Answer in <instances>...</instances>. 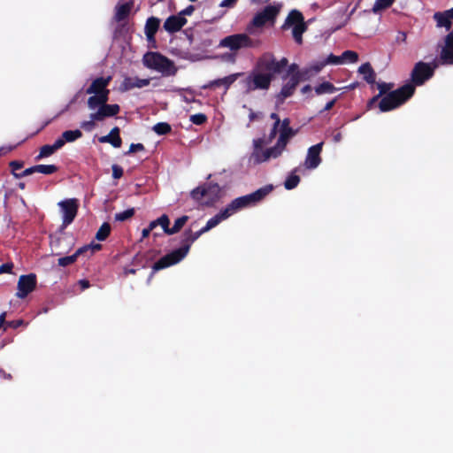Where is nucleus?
I'll return each mask as SVG.
<instances>
[{
	"label": "nucleus",
	"mask_w": 453,
	"mask_h": 453,
	"mask_svg": "<svg viewBox=\"0 0 453 453\" xmlns=\"http://www.w3.org/2000/svg\"><path fill=\"white\" fill-rule=\"evenodd\" d=\"M63 147L62 141H55L52 145H43L39 155L36 157V159H42L43 157H47L51 156L56 150H59Z\"/></svg>",
	"instance_id": "nucleus-26"
},
{
	"label": "nucleus",
	"mask_w": 453,
	"mask_h": 453,
	"mask_svg": "<svg viewBox=\"0 0 453 453\" xmlns=\"http://www.w3.org/2000/svg\"><path fill=\"white\" fill-rule=\"evenodd\" d=\"M34 173H37L36 170H35V165L33 166V167H30V168H27L26 169L25 171H23L21 173H14V175L15 177L17 178H21V177H25V176H28Z\"/></svg>",
	"instance_id": "nucleus-51"
},
{
	"label": "nucleus",
	"mask_w": 453,
	"mask_h": 453,
	"mask_svg": "<svg viewBox=\"0 0 453 453\" xmlns=\"http://www.w3.org/2000/svg\"><path fill=\"white\" fill-rule=\"evenodd\" d=\"M152 130L159 135H164L169 134L172 131V127L166 122H159L152 127Z\"/></svg>",
	"instance_id": "nucleus-37"
},
{
	"label": "nucleus",
	"mask_w": 453,
	"mask_h": 453,
	"mask_svg": "<svg viewBox=\"0 0 453 453\" xmlns=\"http://www.w3.org/2000/svg\"><path fill=\"white\" fill-rule=\"evenodd\" d=\"M280 6L267 5L261 12L256 13L251 20V25L256 27H262L267 22H274L280 13Z\"/></svg>",
	"instance_id": "nucleus-11"
},
{
	"label": "nucleus",
	"mask_w": 453,
	"mask_h": 453,
	"mask_svg": "<svg viewBox=\"0 0 453 453\" xmlns=\"http://www.w3.org/2000/svg\"><path fill=\"white\" fill-rule=\"evenodd\" d=\"M297 168H295L292 173L288 176L284 182V187L286 189H293L297 187L300 182V177L296 174L297 172Z\"/></svg>",
	"instance_id": "nucleus-32"
},
{
	"label": "nucleus",
	"mask_w": 453,
	"mask_h": 453,
	"mask_svg": "<svg viewBox=\"0 0 453 453\" xmlns=\"http://www.w3.org/2000/svg\"><path fill=\"white\" fill-rule=\"evenodd\" d=\"M284 148L278 145V142L275 146L271 147L269 149L265 150L264 151L257 152V163H262L267 161L271 157L276 158L282 153Z\"/></svg>",
	"instance_id": "nucleus-18"
},
{
	"label": "nucleus",
	"mask_w": 453,
	"mask_h": 453,
	"mask_svg": "<svg viewBox=\"0 0 453 453\" xmlns=\"http://www.w3.org/2000/svg\"><path fill=\"white\" fill-rule=\"evenodd\" d=\"M308 27L304 24H296L293 26L292 35L295 42L301 45L303 43V34L307 30Z\"/></svg>",
	"instance_id": "nucleus-31"
},
{
	"label": "nucleus",
	"mask_w": 453,
	"mask_h": 453,
	"mask_svg": "<svg viewBox=\"0 0 453 453\" xmlns=\"http://www.w3.org/2000/svg\"><path fill=\"white\" fill-rule=\"evenodd\" d=\"M161 20L157 17L151 16L147 19L144 26V33L148 42V48L157 49V42L156 40V34L160 27Z\"/></svg>",
	"instance_id": "nucleus-13"
},
{
	"label": "nucleus",
	"mask_w": 453,
	"mask_h": 453,
	"mask_svg": "<svg viewBox=\"0 0 453 453\" xmlns=\"http://www.w3.org/2000/svg\"><path fill=\"white\" fill-rule=\"evenodd\" d=\"M338 88H336L333 83L329 81H324L314 88L315 93L318 96L323 94H332L338 91Z\"/></svg>",
	"instance_id": "nucleus-29"
},
{
	"label": "nucleus",
	"mask_w": 453,
	"mask_h": 453,
	"mask_svg": "<svg viewBox=\"0 0 453 453\" xmlns=\"http://www.w3.org/2000/svg\"><path fill=\"white\" fill-rule=\"evenodd\" d=\"M279 131L275 130V129H271V132L268 135V141L267 142H271L275 137H276V134Z\"/></svg>",
	"instance_id": "nucleus-64"
},
{
	"label": "nucleus",
	"mask_w": 453,
	"mask_h": 453,
	"mask_svg": "<svg viewBox=\"0 0 453 453\" xmlns=\"http://www.w3.org/2000/svg\"><path fill=\"white\" fill-rule=\"evenodd\" d=\"M304 18L301 12L297 10H292L288 15L287 16L284 24L281 28L283 30L288 29L291 26H296V24H304Z\"/></svg>",
	"instance_id": "nucleus-21"
},
{
	"label": "nucleus",
	"mask_w": 453,
	"mask_h": 453,
	"mask_svg": "<svg viewBox=\"0 0 453 453\" xmlns=\"http://www.w3.org/2000/svg\"><path fill=\"white\" fill-rule=\"evenodd\" d=\"M111 232V226L108 223H104L96 233V238L98 241H104Z\"/></svg>",
	"instance_id": "nucleus-39"
},
{
	"label": "nucleus",
	"mask_w": 453,
	"mask_h": 453,
	"mask_svg": "<svg viewBox=\"0 0 453 453\" xmlns=\"http://www.w3.org/2000/svg\"><path fill=\"white\" fill-rule=\"evenodd\" d=\"M206 232L207 231L204 230V227H202L196 232H192L191 229L185 230L183 233V238L181 240V246L179 249L165 255L157 262H155L152 265L151 274L159 270L176 265L181 261L188 253L192 243ZM151 276L152 275L148 278V283L150 281Z\"/></svg>",
	"instance_id": "nucleus-2"
},
{
	"label": "nucleus",
	"mask_w": 453,
	"mask_h": 453,
	"mask_svg": "<svg viewBox=\"0 0 453 453\" xmlns=\"http://www.w3.org/2000/svg\"><path fill=\"white\" fill-rule=\"evenodd\" d=\"M111 76L106 78H96L88 88L87 93L93 95L88 99V106L89 110L94 111L96 108L108 105L106 103L109 99L110 90L107 88Z\"/></svg>",
	"instance_id": "nucleus-4"
},
{
	"label": "nucleus",
	"mask_w": 453,
	"mask_h": 453,
	"mask_svg": "<svg viewBox=\"0 0 453 453\" xmlns=\"http://www.w3.org/2000/svg\"><path fill=\"white\" fill-rule=\"evenodd\" d=\"M280 136L278 138V145L284 148L287 146L288 140L296 134V131H286V130H279Z\"/></svg>",
	"instance_id": "nucleus-35"
},
{
	"label": "nucleus",
	"mask_w": 453,
	"mask_h": 453,
	"mask_svg": "<svg viewBox=\"0 0 453 453\" xmlns=\"http://www.w3.org/2000/svg\"><path fill=\"white\" fill-rule=\"evenodd\" d=\"M293 75L295 77H296L298 80V82H300L302 81L309 80L313 74L310 68H305V69L300 70L299 72H296Z\"/></svg>",
	"instance_id": "nucleus-44"
},
{
	"label": "nucleus",
	"mask_w": 453,
	"mask_h": 453,
	"mask_svg": "<svg viewBox=\"0 0 453 453\" xmlns=\"http://www.w3.org/2000/svg\"><path fill=\"white\" fill-rule=\"evenodd\" d=\"M100 142L111 143L115 148L121 146V138L119 137V127H114L108 135L99 138Z\"/></svg>",
	"instance_id": "nucleus-24"
},
{
	"label": "nucleus",
	"mask_w": 453,
	"mask_h": 453,
	"mask_svg": "<svg viewBox=\"0 0 453 453\" xmlns=\"http://www.w3.org/2000/svg\"><path fill=\"white\" fill-rule=\"evenodd\" d=\"M58 204L60 208L63 218L62 227L65 228L73 221L77 214L79 206L78 201L74 198H71L61 201Z\"/></svg>",
	"instance_id": "nucleus-12"
},
{
	"label": "nucleus",
	"mask_w": 453,
	"mask_h": 453,
	"mask_svg": "<svg viewBox=\"0 0 453 453\" xmlns=\"http://www.w3.org/2000/svg\"><path fill=\"white\" fill-rule=\"evenodd\" d=\"M265 141L264 138H257L253 141L254 144V151L252 153V157L254 158V161L257 163V152L258 151H264L263 146L265 145Z\"/></svg>",
	"instance_id": "nucleus-43"
},
{
	"label": "nucleus",
	"mask_w": 453,
	"mask_h": 453,
	"mask_svg": "<svg viewBox=\"0 0 453 453\" xmlns=\"http://www.w3.org/2000/svg\"><path fill=\"white\" fill-rule=\"evenodd\" d=\"M337 100H338V97H334L331 101L327 102L326 104V105H325V107H324L322 111H330L334 106V104H336Z\"/></svg>",
	"instance_id": "nucleus-58"
},
{
	"label": "nucleus",
	"mask_w": 453,
	"mask_h": 453,
	"mask_svg": "<svg viewBox=\"0 0 453 453\" xmlns=\"http://www.w3.org/2000/svg\"><path fill=\"white\" fill-rule=\"evenodd\" d=\"M280 130L286 131H294L292 127H290V119L286 118L280 124Z\"/></svg>",
	"instance_id": "nucleus-53"
},
{
	"label": "nucleus",
	"mask_w": 453,
	"mask_h": 453,
	"mask_svg": "<svg viewBox=\"0 0 453 453\" xmlns=\"http://www.w3.org/2000/svg\"><path fill=\"white\" fill-rule=\"evenodd\" d=\"M123 175V169L117 165H112V176L114 179H119Z\"/></svg>",
	"instance_id": "nucleus-52"
},
{
	"label": "nucleus",
	"mask_w": 453,
	"mask_h": 453,
	"mask_svg": "<svg viewBox=\"0 0 453 453\" xmlns=\"http://www.w3.org/2000/svg\"><path fill=\"white\" fill-rule=\"evenodd\" d=\"M395 1V0H376L373 4L372 11L373 12H377L379 11L389 8Z\"/></svg>",
	"instance_id": "nucleus-40"
},
{
	"label": "nucleus",
	"mask_w": 453,
	"mask_h": 453,
	"mask_svg": "<svg viewBox=\"0 0 453 453\" xmlns=\"http://www.w3.org/2000/svg\"><path fill=\"white\" fill-rule=\"evenodd\" d=\"M341 57L342 64L345 62L356 63L358 60V54L353 50H345Z\"/></svg>",
	"instance_id": "nucleus-38"
},
{
	"label": "nucleus",
	"mask_w": 453,
	"mask_h": 453,
	"mask_svg": "<svg viewBox=\"0 0 453 453\" xmlns=\"http://www.w3.org/2000/svg\"><path fill=\"white\" fill-rule=\"evenodd\" d=\"M22 324H23V320H21V319L12 320L11 322H8V326L11 327H13V328H17Z\"/></svg>",
	"instance_id": "nucleus-62"
},
{
	"label": "nucleus",
	"mask_w": 453,
	"mask_h": 453,
	"mask_svg": "<svg viewBox=\"0 0 453 453\" xmlns=\"http://www.w3.org/2000/svg\"><path fill=\"white\" fill-rule=\"evenodd\" d=\"M298 84L299 82L297 78L294 75H291L288 81L282 86L281 90L278 95V98L281 101H284L286 98L291 96Z\"/></svg>",
	"instance_id": "nucleus-20"
},
{
	"label": "nucleus",
	"mask_w": 453,
	"mask_h": 453,
	"mask_svg": "<svg viewBox=\"0 0 453 453\" xmlns=\"http://www.w3.org/2000/svg\"><path fill=\"white\" fill-rule=\"evenodd\" d=\"M273 190V186L272 184L265 185L255 192L234 199L226 208L232 216L242 209L256 205L264 200Z\"/></svg>",
	"instance_id": "nucleus-5"
},
{
	"label": "nucleus",
	"mask_w": 453,
	"mask_h": 453,
	"mask_svg": "<svg viewBox=\"0 0 453 453\" xmlns=\"http://www.w3.org/2000/svg\"><path fill=\"white\" fill-rule=\"evenodd\" d=\"M143 65L160 73L163 76H172L177 72L173 61L157 51L143 54Z\"/></svg>",
	"instance_id": "nucleus-6"
},
{
	"label": "nucleus",
	"mask_w": 453,
	"mask_h": 453,
	"mask_svg": "<svg viewBox=\"0 0 453 453\" xmlns=\"http://www.w3.org/2000/svg\"><path fill=\"white\" fill-rule=\"evenodd\" d=\"M324 142H319L315 145H312L308 149L307 156L304 161V166L306 169H315L317 168L322 159L320 157V153L323 149Z\"/></svg>",
	"instance_id": "nucleus-15"
},
{
	"label": "nucleus",
	"mask_w": 453,
	"mask_h": 453,
	"mask_svg": "<svg viewBox=\"0 0 453 453\" xmlns=\"http://www.w3.org/2000/svg\"><path fill=\"white\" fill-rule=\"evenodd\" d=\"M377 88L379 89V96H383L384 95L388 94L389 92L393 91V88L395 87V84L392 82H377L376 83Z\"/></svg>",
	"instance_id": "nucleus-36"
},
{
	"label": "nucleus",
	"mask_w": 453,
	"mask_h": 453,
	"mask_svg": "<svg viewBox=\"0 0 453 453\" xmlns=\"http://www.w3.org/2000/svg\"><path fill=\"white\" fill-rule=\"evenodd\" d=\"M134 211H134V208H130V209H127V210H126L124 211L116 213L115 214V219L118 220V221H124V220L129 219H131L134 216Z\"/></svg>",
	"instance_id": "nucleus-42"
},
{
	"label": "nucleus",
	"mask_w": 453,
	"mask_h": 453,
	"mask_svg": "<svg viewBox=\"0 0 453 453\" xmlns=\"http://www.w3.org/2000/svg\"><path fill=\"white\" fill-rule=\"evenodd\" d=\"M381 96H379V95H376L374 96H372L368 102H367V109L368 110H371L372 109V107H374V105L378 103L379 99L380 98Z\"/></svg>",
	"instance_id": "nucleus-57"
},
{
	"label": "nucleus",
	"mask_w": 453,
	"mask_h": 453,
	"mask_svg": "<svg viewBox=\"0 0 453 453\" xmlns=\"http://www.w3.org/2000/svg\"><path fill=\"white\" fill-rule=\"evenodd\" d=\"M132 6L131 3H119L115 8V20L121 21L125 19L128 16Z\"/></svg>",
	"instance_id": "nucleus-25"
},
{
	"label": "nucleus",
	"mask_w": 453,
	"mask_h": 453,
	"mask_svg": "<svg viewBox=\"0 0 453 453\" xmlns=\"http://www.w3.org/2000/svg\"><path fill=\"white\" fill-rule=\"evenodd\" d=\"M78 286H80L81 290H85L89 288L90 284L88 280H80L78 281Z\"/></svg>",
	"instance_id": "nucleus-61"
},
{
	"label": "nucleus",
	"mask_w": 453,
	"mask_h": 453,
	"mask_svg": "<svg viewBox=\"0 0 453 453\" xmlns=\"http://www.w3.org/2000/svg\"><path fill=\"white\" fill-rule=\"evenodd\" d=\"M23 164L21 162H19V161H12L10 163V166L12 167V171H13V173L17 171V170H19L21 169Z\"/></svg>",
	"instance_id": "nucleus-60"
},
{
	"label": "nucleus",
	"mask_w": 453,
	"mask_h": 453,
	"mask_svg": "<svg viewBox=\"0 0 453 453\" xmlns=\"http://www.w3.org/2000/svg\"><path fill=\"white\" fill-rule=\"evenodd\" d=\"M434 19L436 21L438 27H445L447 30H449L452 25V21L449 19V17L442 12H435L434 14Z\"/></svg>",
	"instance_id": "nucleus-30"
},
{
	"label": "nucleus",
	"mask_w": 453,
	"mask_h": 453,
	"mask_svg": "<svg viewBox=\"0 0 453 453\" xmlns=\"http://www.w3.org/2000/svg\"><path fill=\"white\" fill-rule=\"evenodd\" d=\"M286 58L277 60L271 53H265L260 57L253 70L250 72L253 76L255 88L261 90H267L275 74H279L288 65Z\"/></svg>",
	"instance_id": "nucleus-1"
},
{
	"label": "nucleus",
	"mask_w": 453,
	"mask_h": 453,
	"mask_svg": "<svg viewBox=\"0 0 453 453\" xmlns=\"http://www.w3.org/2000/svg\"><path fill=\"white\" fill-rule=\"evenodd\" d=\"M220 47L228 48L232 51H237L243 48L254 46L253 40L246 34H235L226 36L219 42Z\"/></svg>",
	"instance_id": "nucleus-10"
},
{
	"label": "nucleus",
	"mask_w": 453,
	"mask_h": 453,
	"mask_svg": "<svg viewBox=\"0 0 453 453\" xmlns=\"http://www.w3.org/2000/svg\"><path fill=\"white\" fill-rule=\"evenodd\" d=\"M434 68L435 65L431 66L428 63L422 61L416 63L411 73V84L414 87L423 85L426 81L434 76Z\"/></svg>",
	"instance_id": "nucleus-9"
},
{
	"label": "nucleus",
	"mask_w": 453,
	"mask_h": 453,
	"mask_svg": "<svg viewBox=\"0 0 453 453\" xmlns=\"http://www.w3.org/2000/svg\"><path fill=\"white\" fill-rule=\"evenodd\" d=\"M230 216L231 215L226 208L222 209L219 213H217L207 221L206 225L203 226L204 230L207 232L210 231L213 227L217 226L220 222L228 219Z\"/></svg>",
	"instance_id": "nucleus-22"
},
{
	"label": "nucleus",
	"mask_w": 453,
	"mask_h": 453,
	"mask_svg": "<svg viewBox=\"0 0 453 453\" xmlns=\"http://www.w3.org/2000/svg\"><path fill=\"white\" fill-rule=\"evenodd\" d=\"M188 19L179 14L169 16L164 22L163 27L169 34L179 32L186 24Z\"/></svg>",
	"instance_id": "nucleus-16"
},
{
	"label": "nucleus",
	"mask_w": 453,
	"mask_h": 453,
	"mask_svg": "<svg viewBox=\"0 0 453 453\" xmlns=\"http://www.w3.org/2000/svg\"><path fill=\"white\" fill-rule=\"evenodd\" d=\"M299 66L297 64H291L289 66H288V74H289L290 76L293 75L296 72H299Z\"/></svg>",
	"instance_id": "nucleus-59"
},
{
	"label": "nucleus",
	"mask_w": 453,
	"mask_h": 453,
	"mask_svg": "<svg viewBox=\"0 0 453 453\" xmlns=\"http://www.w3.org/2000/svg\"><path fill=\"white\" fill-rule=\"evenodd\" d=\"M190 121L195 125H203L207 121V116L203 113H196L190 116Z\"/></svg>",
	"instance_id": "nucleus-46"
},
{
	"label": "nucleus",
	"mask_w": 453,
	"mask_h": 453,
	"mask_svg": "<svg viewBox=\"0 0 453 453\" xmlns=\"http://www.w3.org/2000/svg\"><path fill=\"white\" fill-rule=\"evenodd\" d=\"M91 112L89 115V120L83 121L81 127L85 130L91 131L94 128L96 121H103L105 118L113 117L119 111V106L118 104L105 105L103 107L96 108V111Z\"/></svg>",
	"instance_id": "nucleus-8"
},
{
	"label": "nucleus",
	"mask_w": 453,
	"mask_h": 453,
	"mask_svg": "<svg viewBox=\"0 0 453 453\" xmlns=\"http://www.w3.org/2000/svg\"><path fill=\"white\" fill-rule=\"evenodd\" d=\"M194 11H195V6L194 5H188V7H186L185 9L180 11L178 14L182 16V17L191 16L193 14Z\"/></svg>",
	"instance_id": "nucleus-54"
},
{
	"label": "nucleus",
	"mask_w": 453,
	"mask_h": 453,
	"mask_svg": "<svg viewBox=\"0 0 453 453\" xmlns=\"http://www.w3.org/2000/svg\"><path fill=\"white\" fill-rule=\"evenodd\" d=\"M326 65H341L342 64V57L341 56H335L334 54H330L327 58L325 60Z\"/></svg>",
	"instance_id": "nucleus-48"
},
{
	"label": "nucleus",
	"mask_w": 453,
	"mask_h": 453,
	"mask_svg": "<svg viewBox=\"0 0 453 453\" xmlns=\"http://www.w3.org/2000/svg\"><path fill=\"white\" fill-rule=\"evenodd\" d=\"M279 131L275 130V129H271V132L268 135V141L267 142H271L275 137H276V134Z\"/></svg>",
	"instance_id": "nucleus-63"
},
{
	"label": "nucleus",
	"mask_w": 453,
	"mask_h": 453,
	"mask_svg": "<svg viewBox=\"0 0 453 453\" xmlns=\"http://www.w3.org/2000/svg\"><path fill=\"white\" fill-rule=\"evenodd\" d=\"M57 166L54 165H35V170L37 173L42 174H52L57 171Z\"/></svg>",
	"instance_id": "nucleus-41"
},
{
	"label": "nucleus",
	"mask_w": 453,
	"mask_h": 453,
	"mask_svg": "<svg viewBox=\"0 0 453 453\" xmlns=\"http://www.w3.org/2000/svg\"><path fill=\"white\" fill-rule=\"evenodd\" d=\"M237 0H223L220 4V7L233 8L235 6Z\"/></svg>",
	"instance_id": "nucleus-56"
},
{
	"label": "nucleus",
	"mask_w": 453,
	"mask_h": 453,
	"mask_svg": "<svg viewBox=\"0 0 453 453\" xmlns=\"http://www.w3.org/2000/svg\"><path fill=\"white\" fill-rule=\"evenodd\" d=\"M221 188L217 183H206L194 188L190 196L203 206H212L220 197Z\"/></svg>",
	"instance_id": "nucleus-7"
},
{
	"label": "nucleus",
	"mask_w": 453,
	"mask_h": 453,
	"mask_svg": "<svg viewBox=\"0 0 453 453\" xmlns=\"http://www.w3.org/2000/svg\"><path fill=\"white\" fill-rule=\"evenodd\" d=\"M413 85L407 83L380 97L378 103L381 112L390 111L406 103L415 93Z\"/></svg>",
	"instance_id": "nucleus-3"
},
{
	"label": "nucleus",
	"mask_w": 453,
	"mask_h": 453,
	"mask_svg": "<svg viewBox=\"0 0 453 453\" xmlns=\"http://www.w3.org/2000/svg\"><path fill=\"white\" fill-rule=\"evenodd\" d=\"M444 42L440 53V62L441 65H453V33L446 35Z\"/></svg>",
	"instance_id": "nucleus-17"
},
{
	"label": "nucleus",
	"mask_w": 453,
	"mask_h": 453,
	"mask_svg": "<svg viewBox=\"0 0 453 453\" xmlns=\"http://www.w3.org/2000/svg\"><path fill=\"white\" fill-rule=\"evenodd\" d=\"M358 72H359V73L364 75V80L368 84H375L376 83V81H375L376 73L370 63L367 62V63L361 65L358 68Z\"/></svg>",
	"instance_id": "nucleus-23"
},
{
	"label": "nucleus",
	"mask_w": 453,
	"mask_h": 453,
	"mask_svg": "<svg viewBox=\"0 0 453 453\" xmlns=\"http://www.w3.org/2000/svg\"><path fill=\"white\" fill-rule=\"evenodd\" d=\"M36 287V276L33 273L21 275L18 280L17 296L19 298L26 297L29 293L33 292Z\"/></svg>",
	"instance_id": "nucleus-14"
},
{
	"label": "nucleus",
	"mask_w": 453,
	"mask_h": 453,
	"mask_svg": "<svg viewBox=\"0 0 453 453\" xmlns=\"http://www.w3.org/2000/svg\"><path fill=\"white\" fill-rule=\"evenodd\" d=\"M141 86V81L138 78H126L119 87L120 91H127L133 88H139Z\"/></svg>",
	"instance_id": "nucleus-34"
},
{
	"label": "nucleus",
	"mask_w": 453,
	"mask_h": 453,
	"mask_svg": "<svg viewBox=\"0 0 453 453\" xmlns=\"http://www.w3.org/2000/svg\"><path fill=\"white\" fill-rule=\"evenodd\" d=\"M243 73H236L230 74L228 76H226L221 79H218L215 81H211L207 86H204V88H211L216 87L224 86L226 89H228V88Z\"/></svg>",
	"instance_id": "nucleus-19"
},
{
	"label": "nucleus",
	"mask_w": 453,
	"mask_h": 453,
	"mask_svg": "<svg viewBox=\"0 0 453 453\" xmlns=\"http://www.w3.org/2000/svg\"><path fill=\"white\" fill-rule=\"evenodd\" d=\"M156 186L155 180L153 178H146L145 184H143V193L152 190Z\"/></svg>",
	"instance_id": "nucleus-49"
},
{
	"label": "nucleus",
	"mask_w": 453,
	"mask_h": 453,
	"mask_svg": "<svg viewBox=\"0 0 453 453\" xmlns=\"http://www.w3.org/2000/svg\"><path fill=\"white\" fill-rule=\"evenodd\" d=\"M243 86L247 93L257 90L255 84L253 83V76L251 73L242 81Z\"/></svg>",
	"instance_id": "nucleus-45"
},
{
	"label": "nucleus",
	"mask_w": 453,
	"mask_h": 453,
	"mask_svg": "<svg viewBox=\"0 0 453 453\" xmlns=\"http://www.w3.org/2000/svg\"><path fill=\"white\" fill-rule=\"evenodd\" d=\"M13 268L12 263H6L0 266V274L2 273H10Z\"/></svg>",
	"instance_id": "nucleus-55"
},
{
	"label": "nucleus",
	"mask_w": 453,
	"mask_h": 453,
	"mask_svg": "<svg viewBox=\"0 0 453 453\" xmlns=\"http://www.w3.org/2000/svg\"><path fill=\"white\" fill-rule=\"evenodd\" d=\"M188 220V216L183 215L180 218H178L173 226V227H170V230H166L167 234H173L178 233L183 226L186 224V222Z\"/></svg>",
	"instance_id": "nucleus-33"
},
{
	"label": "nucleus",
	"mask_w": 453,
	"mask_h": 453,
	"mask_svg": "<svg viewBox=\"0 0 453 453\" xmlns=\"http://www.w3.org/2000/svg\"><path fill=\"white\" fill-rule=\"evenodd\" d=\"M157 222H158V226H161L163 232L165 234H166V230H170V227H169L170 220H169V218L167 215L163 214L161 217H159L157 219Z\"/></svg>",
	"instance_id": "nucleus-47"
},
{
	"label": "nucleus",
	"mask_w": 453,
	"mask_h": 453,
	"mask_svg": "<svg viewBox=\"0 0 453 453\" xmlns=\"http://www.w3.org/2000/svg\"><path fill=\"white\" fill-rule=\"evenodd\" d=\"M88 247H81L80 249H78L76 250V252L74 254H73L72 256H68V257H60L58 259V265L60 266H68L72 264H73L76 260H77V257L81 255L82 253L85 252V250L88 249Z\"/></svg>",
	"instance_id": "nucleus-27"
},
{
	"label": "nucleus",
	"mask_w": 453,
	"mask_h": 453,
	"mask_svg": "<svg viewBox=\"0 0 453 453\" xmlns=\"http://www.w3.org/2000/svg\"><path fill=\"white\" fill-rule=\"evenodd\" d=\"M326 65V63L325 61H322V62H319V63H317L311 66H310L309 68L311 69L312 74H316L318 73H319Z\"/></svg>",
	"instance_id": "nucleus-50"
},
{
	"label": "nucleus",
	"mask_w": 453,
	"mask_h": 453,
	"mask_svg": "<svg viewBox=\"0 0 453 453\" xmlns=\"http://www.w3.org/2000/svg\"><path fill=\"white\" fill-rule=\"evenodd\" d=\"M82 136V133L76 129V130H67L65 131L61 137L57 139V141H62L63 146L65 142H72L76 141L77 139L81 138Z\"/></svg>",
	"instance_id": "nucleus-28"
}]
</instances>
